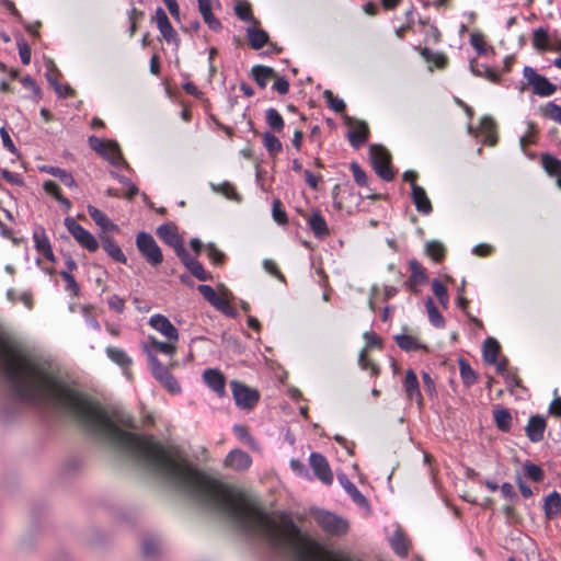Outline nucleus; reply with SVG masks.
<instances>
[{"label": "nucleus", "mask_w": 561, "mask_h": 561, "mask_svg": "<svg viewBox=\"0 0 561 561\" xmlns=\"http://www.w3.org/2000/svg\"><path fill=\"white\" fill-rule=\"evenodd\" d=\"M394 341L397 345L405 352H413L419 350L427 351V346L425 344H422L417 342V340L409 334H397L394 336Z\"/></svg>", "instance_id": "28"}, {"label": "nucleus", "mask_w": 561, "mask_h": 561, "mask_svg": "<svg viewBox=\"0 0 561 561\" xmlns=\"http://www.w3.org/2000/svg\"><path fill=\"white\" fill-rule=\"evenodd\" d=\"M251 76L260 88H265L268 80L275 76L273 68L263 65H255L251 69Z\"/></svg>", "instance_id": "27"}, {"label": "nucleus", "mask_w": 561, "mask_h": 561, "mask_svg": "<svg viewBox=\"0 0 561 561\" xmlns=\"http://www.w3.org/2000/svg\"><path fill=\"white\" fill-rule=\"evenodd\" d=\"M197 290L204 297V299L210 305L213 304V301H215L216 297L218 296L216 290L209 285H198Z\"/></svg>", "instance_id": "60"}, {"label": "nucleus", "mask_w": 561, "mask_h": 561, "mask_svg": "<svg viewBox=\"0 0 561 561\" xmlns=\"http://www.w3.org/2000/svg\"><path fill=\"white\" fill-rule=\"evenodd\" d=\"M88 213L92 220L103 230V233L118 229V227L113 224L108 217L95 206L88 205Z\"/></svg>", "instance_id": "25"}, {"label": "nucleus", "mask_w": 561, "mask_h": 561, "mask_svg": "<svg viewBox=\"0 0 561 561\" xmlns=\"http://www.w3.org/2000/svg\"><path fill=\"white\" fill-rule=\"evenodd\" d=\"M179 259L190 273L198 280L205 282L211 278V276L205 271L202 263L196 259L191 257L187 251H185L183 255H180Z\"/></svg>", "instance_id": "21"}, {"label": "nucleus", "mask_w": 561, "mask_h": 561, "mask_svg": "<svg viewBox=\"0 0 561 561\" xmlns=\"http://www.w3.org/2000/svg\"><path fill=\"white\" fill-rule=\"evenodd\" d=\"M404 391L409 400H415L419 403L422 401V394L420 391V382L417 376L412 369L405 373L403 381Z\"/></svg>", "instance_id": "22"}, {"label": "nucleus", "mask_w": 561, "mask_h": 561, "mask_svg": "<svg viewBox=\"0 0 561 561\" xmlns=\"http://www.w3.org/2000/svg\"><path fill=\"white\" fill-rule=\"evenodd\" d=\"M65 227L73 239L89 252H95L100 243L96 238L81 225H79L75 218L66 217L64 220Z\"/></svg>", "instance_id": "3"}, {"label": "nucleus", "mask_w": 561, "mask_h": 561, "mask_svg": "<svg viewBox=\"0 0 561 561\" xmlns=\"http://www.w3.org/2000/svg\"><path fill=\"white\" fill-rule=\"evenodd\" d=\"M1 176L9 183L11 184H15V185H23L24 184V181L23 179L21 178L20 174L18 173H14V172H11L7 169H2L1 170Z\"/></svg>", "instance_id": "64"}, {"label": "nucleus", "mask_w": 561, "mask_h": 561, "mask_svg": "<svg viewBox=\"0 0 561 561\" xmlns=\"http://www.w3.org/2000/svg\"><path fill=\"white\" fill-rule=\"evenodd\" d=\"M546 427L547 422L542 415H531L525 427L526 436L531 443H539L543 439Z\"/></svg>", "instance_id": "12"}, {"label": "nucleus", "mask_w": 561, "mask_h": 561, "mask_svg": "<svg viewBox=\"0 0 561 561\" xmlns=\"http://www.w3.org/2000/svg\"><path fill=\"white\" fill-rule=\"evenodd\" d=\"M247 35L250 46L255 50L263 48L270 38L268 34L264 30L255 27H249L247 30Z\"/></svg>", "instance_id": "30"}, {"label": "nucleus", "mask_w": 561, "mask_h": 561, "mask_svg": "<svg viewBox=\"0 0 561 561\" xmlns=\"http://www.w3.org/2000/svg\"><path fill=\"white\" fill-rule=\"evenodd\" d=\"M230 386L237 407L241 409H252L257 403L260 394L255 389L238 380H232Z\"/></svg>", "instance_id": "6"}, {"label": "nucleus", "mask_w": 561, "mask_h": 561, "mask_svg": "<svg viewBox=\"0 0 561 561\" xmlns=\"http://www.w3.org/2000/svg\"><path fill=\"white\" fill-rule=\"evenodd\" d=\"M337 480L346 493L352 497L353 502L360 507H367L368 501L357 486L347 478L345 473L337 474Z\"/></svg>", "instance_id": "19"}, {"label": "nucleus", "mask_w": 561, "mask_h": 561, "mask_svg": "<svg viewBox=\"0 0 561 561\" xmlns=\"http://www.w3.org/2000/svg\"><path fill=\"white\" fill-rule=\"evenodd\" d=\"M323 96L331 110L336 113H342L346 105L342 99L336 98L331 90H325Z\"/></svg>", "instance_id": "47"}, {"label": "nucleus", "mask_w": 561, "mask_h": 561, "mask_svg": "<svg viewBox=\"0 0 561 561\" xmlns=\"http://www.w3.org/2000/svg\"><path fill=\"white\" fill-rule=\"evenodd\" d=\"M310 467L314 476L324 484L331 485L333 483V473L327 458L320 453H311L309 457Z\"/></svg>", "instance_id": "9"}, {"label": "nucleus", "mask_w": 561, "mask_h": 561, "mask_svg": "<svg viewBox=\"0 0 561 561\" xmlns=\"http://www.w3.org/2000/svg\"><path fill=\"white\" fill-rule=\"evenodd\" d=\"M460 377L466 387H471L478 380L476 371L471 368L467 359H459Z\"/></svg>", "instance_id": "38"}, {"label": "nucleus", "mask_w": 561, "mask_h": 561, "mask_svg": "<svg viewBox=\"0 0 561 561\" xmlns=\"http://www.w3.org/2000/svg\"><path fill=\"white\" fill-rule=\"evenodd\" d=\"M500 353V344L494 337H488L483 342L482 356L488 364H496Z\"/></svg>", "instance_id": "31"}, {"label": "nucleus", "mask_w": 561, "mask_h": 561, "mask_svg": "<svg viewBox=\"0 0 561 561\" xmlns=\"http://www.w3.org/2000/svg\"><path fill=\"white\" fill-rule=\"evenodd\" d=\"M369 158L375 172L385 181H391L394 176L390 164V154L381 145H371Z\"/></svg>", "instance_id": "2"}, {"label": "nucleus", "mask_w": 561, "mask_h": 561, "mask_svg": "<svg viewBox=\"0 0 561 561\" xmlns=\"http://www.w3.org/2000/svg\"><path fill=\"white\" fill-rule=\"evenodd\" d=\"M542 114L553 122L561 124V106L554 102H548L542 110Z\"/></svg>", "instance_id": "50"}, {"label": "nucleus", "mask_w": 561, "mask_h": 561, "mask_svg": "<svg viewBox=\"0 0 561 561\" xmlns=\"http://www.w3.org/2000/svg\"><path fill=\"white\" fill-rule=\"evenodd\" d=\"M158 30L167 43H169V44L174 43L176 45L179 44L180 39H179L178 34L171 23L168 25H164L162 28H158Z\"/></svg>", "instance_id": "58"}, {"label": "nucleus", "mask_w": 561, "mask_h": 561, "mask_svg": "<svg viewBox=\"0 0 561 561\" xmlns=\"http://www.w3.org/2000/svg\"><path fill=\"white\" fill-rule=\"evenodd\" d=\"M425 251L434 261L439 262L445 255V248L439 241H430L425 245Z\"/></svg>", "instance_id": "45"}, {"label": "nucleus", "mask_w": 561, "mask_h": 561, "mask_svg": "<svg viewBox=\"0 0 561 561\" xmlns=\"http://www.w3.org/2000/svg\"><path fill=\"white\" fill-rule=\"evenodd\" d=\"M197 2L199 13L207 26L214 32H220L222 24L213 13V5L215 3L219 5L218 0H197Z\"/></svg>", "instance_id": "14"}, {"label": "nucleus", "mask_w": 561, "mask_h": 561, "mask_svg": "<svg viewBox=\"0 0 561 561\" xmlns=\"http://www.w3.org/2000/svg\"><path fill=\"white\" fill-rule=\"evenodd\" d=\"M272 217L278 225H286L288 222L286 210L279 199H274L272 204Z\"/></svg>", "instance_id": "46"}, {"label": "nucleus", "mask_w": 561, "mask_h": 561, "mask_svg": "<svg viewBox=\"0 0 561 561\" xmlns=\"http://www.w3.org/2000/svg\"><path fill=\"white\" fill-rule=\"evenodd\" d=\"M392 550L400 557H407L409 545L407 538L400 530H396L389 539Z\"/></svg>", "instance_id": "33"}, {"label": "nucleus", "mask_w": 561, "mask_h": 561, "mask_svg": "<svg viewBox=\"0 0 561 561\" xmlns=\"http://www.w3.org/2000/svg\"><path fill=\"white\" fill-rule=\"evenodd\" d=\"M523 75L533 87L534 93L539 96H550L557 91V85L551 83L545 76L537 73L533 67L525 66Z\"/></svg>", "instance_id": "7"}, {"label": "nucleus", "mask_w": 561, "mask_h": 561, "mask_svg": "<svg viewBox=\"0 0 561 561\" xmlns=\"http://www.w3.org/2000/svg\"><path fill=\"white\" fill-rule=\"evenodd\" d=\"M224 465L234 471H245L251 467L252 458L247 451L237 448L226 456Z\"/></svg>", "instance_id": "11"}, {"label": "nucleus", "mask_w": 561, "mask_h": 561, "mask_svg": "<svg viewBox=\"0 0 561 561\" xmlns=\"http://www.w3.org/2000/svg\"><path fill=\"white\" fill-rule=\"evenodd\" d=\"M207 256L215 265H220L225 261V253L221 252L214 243H208L206 247Z\"/></svg>", "instance_id": "52"}, {"label": "nucleus", "mask_w": 561, "mask_h": 561, "mask_svg": "<svg viewBox=\"0 0 561 561\" xmlns=\"http://www.w3.org/2000/svg\"><path fill=\"white\" fill-rule=\"evenodd\" d=\"M432 289L434 295L437 297L439 304L447 308L449 302V296L446 286L438 279H433L432 282Z\"/></svg>", "instance_id": "43"}, {"label": "nucleus", "mask_w": 561, "mask_h": 561, "mask_svg": "<svg viewBox=\"0 0 561 561\" xmlns=\"http://www.w3.org/2000/svg\"><path fill=\"white\" fill-rule=\"evenodd\" d=\"M100 241L104 251L107 253L110 257L123 264L127 263L126 255L112 237L107 236L106 233H102L100 234Z\"/></svg>", "instance_id": "20"}, {"label": "nucleus", "mask_w": 561, "mask_h": 561, "mask_svg": "<svg viewBox=\"0 0 561 561\" xmlns=\"http://www.w3.org/2000/svg\"><path fill=\"white\" fill-rule=\"evenodd\" d=\"M42 172L48 173L57 179H59L66 186L75 187L77 186V182L75 178L65 169L53 167V165H43L39 169Z\"/></svg>", "instance_id": "29"}, {"label": "nucleus", "mask_w": 561, "mask_h": 561, "mask_svg": "<svg viewBox=\"0 0 561 561\" xmlns=\"http://www.w3.org/2000/svg\"><path fill=\"white\" fill-rule=\"evenodd\" d=\"M142 554L148 559H154L159 552V545L153 539H146L141 547Z\"/></svg>", "instance_id": "57"}, {"label": "nucleus", "mask_w": 561, "mask_h": 561, "mask_svg": "<svg viewBox=\"0 0 561 561\" xmlns=\"http://www.w3.org/2000/svg\"><path fill=\"white\" fill-rule=\"evenodd\" d=\"M481 128L488 134L489 144L494 145L496 142V138L493 135V130L495 128V122L490 116H484L481 119Z\"/></svg>", "instance_id": "55"}, {"label": "nucleus", "mask_w": 561, "mask_h": 561, "mask_svg": "<svg viewBox=\"0 0 561 561\" xmlns=\"http://www.w3.org/2000/svg\"><path fill=\"white\" fill-rule=\"evenodd\" d=\"M314 519L318 525L330 535L340 536L346 534L348 530V523L331 512L318 511L314 514Z\"/></svg>", "instance_id": "5"}, {"label": "nucleus", "mask_w": 561, "mask_h": 561, "mask_svg": "<svg viewBox=\"0 0 561 561\" xmlns=\"http://www.w3.org/2000/svg\"><path fill=\"white\" fill-rule=\"evenodd\" d=\"M543 512L547 519L561 515V495L557 491L549 493L543 501Z\"/></svg>", "instance_id": "24"}, {"label": "nucleus", "mask_w": 561, "mask_h": 561, "mask_svg": "<svg viewBox=\"0 0 561 561\" xmlns=\"http://www.w3.org/2000/svg\"><path fill=\"white\" fill-rule=\"evenodd\" d=\"M205 383L219 397L226 394V378L221 371L214 368H207L203 373Z\"/></svg>", "instance_id": "15"}, {"label": "nucleus", "mask_w": 561, "mask_h": 561, "mask_svg": "<svg viewBox=\"0 0 561 561\" xmlns=\"http://www.w3.org/2000/svg\"><path fill=\"white\" fill-rule=\"evenodd\" d=\"M425 308L428 314L430 322L438 329H442L445 327V319L435 306L433 299L428 297L425 301Z\"/></svg>", "instance_id": "36"}, {"label": "nucleus", "mask_w": 561, "mask_h": 561, "mask_svg": "<svg viewBox=\"0 0 561 561\" xmlns=\"http://www.w3.org/2000/svg\"><path fill=\"white\" fill-rule=\"evenodd\" d=\"M103 157L114 167L124 165L125 168L129 169V165L123 158L119 147L116 142L110 141V149Z\"/></svg>", "instance_id": "39"}, {"label": "nucleus", "mask_w": 561, "mask_h": 561, "mask_svg": "<svg viewBox=\"0 0 561 561\" xmlns=\"http://www.w3.org/2000/svg\"><path fill=\"white\" fill-rule=\"evenodd\" d=\"M107 357L121 366L122 368H127L131 365V358L126 354V352L122 348L110 346L106 348Z\"/></svg>", "instance_id": "34"}, {"label": "nucleus", "mask_w": 561, "mask_h": 561, "mask_svg": "<svg viewBox=\"0 0 561 561\" xmlns=\"http://www.w3.org/2000/svg\"><path fill=\"white\" fill-rule=\"evenodd\" d=\"M136 247L141 256L151 266H158L163 262V254L154 238L145 231L136 236Z\"/></svg>", "instance_id": "1"}, {"label": "nucleus", "mask_w": 561, "mask_h": 561, "mask_svg": "<svg viewBox=\"0 0 561 561\" xmlns=\"http://www.w3.org/2000/svg\"><path fill=\"white\" fill-rule=\"evenodd\" d=\"M307 221L310 230L318 239H323L329 236L327 221L319 210H312Z\"/></svg>", "instance_id": "23"}, {"label": "nucleus", "mask_w": 561, "mask_h": 561, "mask_svg": "<svg viewBox=\"0 0 561 561\" xmlns=\"http://www.w3.org/2000/svg\"><path fill=\"white\" fill-rule=\"evenodd\" d=\"M149 325L160 332L169 341L176 342L179 340V331L172 322L163 314L157 313L150 317Z\"/></svg>", "instance_id": "10"}, {"label": "nucleus", "mask_w": 561, "mask_h": 561, "mask_svg": "<svg viewBox=\"0 0 561 561\" xmlns=\"http://www.w3.org/2000/svg\"><path fill=\"white\" fill-rule=\"evenodd\" d=\"M60 276L66 282V289L77 294L79 291V285L75 277L68 271H61Z\"/></svg>", "instance_id": "61"}, {"label": "nucleus", "mask_w": 561, "mask_h": 561, "mask_svg": "<svg viewBox=\"0 0 561 561\" xmlns=\"http://www.w3.org/2000/svg\"><path fill=\"white\" fill-rule=\"evenodd\" d=\"M263 267L267 273L274 275L282 282H285V276L280 273V271L278 270V267L274 261H272L270 259H265L263 261Z\"/></svg>", "instance_id": "62"}, {"label": "nucleus", "mask_w": 561, "mask_h": 561, "mask_svg": "<svg viewBox=\"0 0 561 561\" xmlns=\"http://www.w3.org/2000/svg\"><path fill=\"white\" fill-rule=\"evenodd\" d=\"M545 170L551 175H561V160L546 153L541 157Z\"/></svg>", "instance_id": "41"}, {"label": "nucleus", "mask_w": 561, "mask_h": 561, "mask_svg": "<svg viewBox=\"0 0 561 561\" xmlns=\"http://www.w3.org/2000/svg\"><path fill=\"white\" fill-rule=\"evenodd\" d=\"M350 168H351L353 178H354L355 182L357 183V185L366 186L368 178H367L366 172L360 168V165L354 161L351 163Z\"/></svg>", "instance_id": "53"}, {"label": "nucleus", "mask_w": 561, "mask_h": 561, "mask_svg": "<svg viewBox=\"0 0 561 561\" xmlns=\"http://www.w3.org/2000/svg\"><path fill=\"white\" fill-rule=\"evenodd\" d=\"M144 351L148 356L150 363V354L157 356V353H163L165 355H174L176 347L172 343L161 342L153 336H148L147 342L144 343Z\"/></svg>", "instance_id": "17"}, {"label": "nucleus", "mask_w": 561, "mask_h": 561, "mask_svg": "<svg viewBox=\"0 0 561 561\" xmlns=\"http://www.w3.org/2000/svg\"><path fill=\"white\" fill-rule=\"evenodd\" d=\"M411 275L405 280L404 286L412 293H419V286L427 280L425 268L415 260L409 261Z\"/></svg>", "instance_id": "13"}, {"label": "nucleus", "mask_w": 561, "mask_h": 561, "mask_svg": "<svg viewBox=\"0 0 561 561\" xmlns=\"http://www.w3.org/2000/svg\"><path fill=\"white\" fill-rule=\"evenodd\" d=\"M358 365L362 369H370L373 376L379 375V367L367 358L365 350H363L358 356Z\"/></svg>", "instance_id": "56"}, {"label": "nucleus", "mask_w": 561, "mask_h": 561, "mask_svg": "<svg viewBox=\"0 0 561 561\" xmlns=\"http://www.w3.org/2000/svg\"><path fill=\"white\" fill-rule=\"evenodd\" d=\"M88 142L90 145V147L95 151L98 152L99 154H101L102 157L106 153V151L110 149V141L108 142H105L104 140H102L101 138L96 137V136H90L89 139H88Z\"/></svg>", "instance_id": "54"}, {"label": "nucleus", "mask_w": 561, "mask_h": 561, "mask_svg": "<svg viewBox=\"0 0 561 561\" xmlns=\"http://www.w3.org/2000/svg\"><path fill=\"white\" fill-rule=\"evenodd\" d=\"M412 201H413V204L415 205V208L419 213L423 214V215H430L433 210V206H432V203L425 192V190L417 185V184H413L412 185Z\"/></svg>", "instance_id": "18"}, {"label": "nucleus", "mask_w": 561, "mask_h": 561, "mask_svg": "<svg viewBox=\"0 0 561 561\" xmlns=\"http://www.w3.org/2000/svg\"><path fill=\"white\" fill-rule=\"evenodd\" d=\"M524 469H525L526 476L535 482H540L545 478V473H543L542 469L539 466H537L530 461L525 462Z\"/></svg>", "instance_id": "49"}, {"label": "nucleus", "mask_w": 561, "mask_h": 561, "mask_svg": "<svg viewBox=\"0 0 561 561\" xmlns=\"http://www.w3.org/2000/svg\"><path fill=\"white\" fill-rule=\"evenodd\" d=\"M19 55L23 65H28L31 62V48L25 41H21L18 43Z\"/></svg>", "instance_id": "63"}, {"label": "nucleus", "mask_w": 561, "mask_h": 561, "mask_svg": "<svg viewBox=\"0 0 561 561\" xmlns=\"http://www.w3.org/2000/svg\"><path fill=\"white\" fill-rule=\"evenodd\" d=\"M470 70L476 77H482L490 82L497 83L500 81L499 72L484 64H479L476 59L470 61Z\"/></svg>", "instance_id": "26"}, {"label": "nucleus", "mask_w": 561, "mask_h": 561, "mask_svg": "<svg viewBox=\"0 0 561 561\" xmlns=\"http://www.w3.org/2000/svg\"><path fill=\"white\" fill-rule=\"evenodd\" d=\"M549 35L546 28L539 27L534 31L533 34V46L538 50H545L548 48Z\"/></svg>", "instance_id": "44"}, {"label": "nucleus", "mask_w": 561, "mask_h": 561, "mask_svg": "<svg viewBox=\"0 0 561 561\" xmlns=\"http://www.w3.org/2000/svg\"><path fill=\"white\" fill-rule=\"evenodd\" d=\"M234 13L242 21L250 22L254 20L251 7L248 2H238L234 5Z\"/></svg>", "instance_id": "51"}, {"label": "nucleus", "mask_w": 561, "mask_h": 561, "mask_svg": "<svg viewBox=\"0 0 561 561\" xmlns=\"http://www.w3.org/2000/svg\"><path fill=\"white\" fill-rule=\"evenodd\" d=\"M493 419L497 428L504 433L511 431L512 427V415L511 412L505 408L495 409L493 412Z\"/></svg>", "instance_id": "32"}, {"label": "nucleus", "mask_w": 561, "mask_h": 561, "mask_svg": "<svg viewBox=\"0 0 561 561\" xmlns=\"http://www.w3.org/2000/svg\"><path fill=\"white\" fill-rule=\"evenodd\" d=\"M158 237L168 245L173 248L178 257L186 251L183 239L178 232L176 226L171 222L162 224L157 228Z\"/></svg>", "instance_id": "8"}, {"label": "nucleus", "mask_w": 561, "mask_h": 561, "mask_svg": "<svg viewBox=\"0 0 561 561\" xmlns=\"http://www.w3.org/2000/svg\"><path fill=\"white\" fill-rule=\"evenodd\" d=\"M346 122H347V124H353V123L356 124V128L352 129V130H350L347 133V138L350 140V144L354 148L358 149L368 139V134H369L368 126H367V124L365 122H362V121H356L355 122L351 117H347Z\"/></svg>", "instance_id": "16"}, {"label": "nucleus", "mask_w": 561, "mask_h": 561, "mask_svg": "<svg viewBox=\"0 0 561 561\" xmlns=\"http://www.w3.org/2000/svg\"><path fill=\"white\" fill-rule=\"evenodd\" d=\"M263 145L271 157L277 156L283 149L280 140L271 131L263 134Z\"/></svg>", "instance_id": "40"}, {"label": "nucleus", "mask_w": 561, "mask_h": 561, "mask_svg": "<svg viewBox=\"0 0 561 561\" xmlns=\"http://www.w3.org/2000/svg\"><path fill=\"white\" fill-rule=\"evenodd\" d=\"M470 44L479 55H482L485 53V43H484L482 34L472 33L470 35Z\"/></svg>", "instance_id": "59"}, {"label": "nucleus", "mask_w": 561, "mask_h": 561, "mask_svg": "<svg viewBox=\"0 0 561 561\" xmlns=\"http://www.w3.org/2000/svg\"><path fill=\"white\" fill-rule=\"evenodd\" d=\"M33 241L34 248L39 253L48 250L51 247L50 241L46 234V231L42 226H35L33 230Z\"/></svg>", "instance_id": "35"}, {"label": "nucleus", "mask_w": 561, "mask_h": 561, "mask_svg": "<svg viewBox=\"0 0 561 561\" xmlns=\"http://www.w3.org/2000/svg\"><path fill=\"white\" fill-rule=\"evenodd\" d=\"M266 124L275 131L280 133L285 127V122L278 111L274 107H270L265 111Z\"/></svg>", "instance_id": "37"}, {"label": "nucleus", "mask_w": 561, "mask_h": 561, "mask_svg": "<svg viewBox=\"0 0 561 561\" xmlns=\"http://www.w3.org/2000/svg\"><path fill=\"white\" fill-rule=\"evenodd\" d=\"M232 430H233V433L238 437L239 440L248 444L251 447H255L256 446V440L248 432V428L244 425L236 424Z\"/></svg>", "instance_id": "48"}, {"label": "nucleus", "mask_w": 561, "mask_h": 561, "mask_svg": "<svg viewBox=\"0 0 561 561\" xmlns=\"http://www.w3.org/2000/svg\"><path fill=\"white\" fill-rule=\"evenodd\" d=\"M111 175L127 188V192L125 194L126 198L131 199L139 193L138 187L131 182L129 178L122 175L115 171H111Z\"/></svg>", "instance_id": "42"}, {"label": "nucleus", "mask_w": 561, "mask_h": 561, "mask_svg": "<svg viewBox=\"0 0 561 561\" xmlns=\"http://www.w3.org/2000/svg\"><path fill=\"white\" fill-rule=\"evenodd\" d=\"M150 370L152 376L170 392L180 393L181 386L175 377L170 373L169 368L164 366L157 356L150 354Z\"/></svg>", "instance_id": "4"}]
</instances>
